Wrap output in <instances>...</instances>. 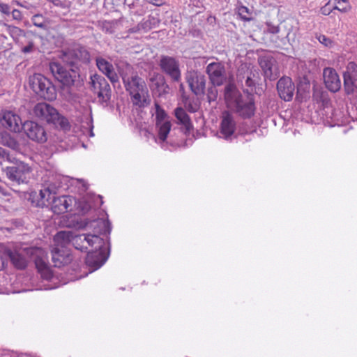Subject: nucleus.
Masks as SVG:
<instances>
[{
    "label": "nucleus",
    "instance_id": "nucleus-2",
    "mask_svg": "<svg viewBox=\"0 0 357 357\" xmlns=\"http://www.w3.org/2000/svg\"><path fill=\"white\" fill-rule=\"evenodd\" d=\"M8 259L17 269H24L28 264V259L33 261L38 273L43 279L42 282H46L38 285L36 289L50 290L58 287L52 284L54 279L52 270L49 264L47 252L39 247H20L14 250H8Z\"/></svg>",
    "mask_w": 357,
    "mask_h": 357
},
{
    "label": "nucleus",
    "instance_id": "nucleus-46",
    "mask_svg": "<svg viewBox=\"0 0 357 357\" xmlns=\"http://www.w3.org/2000/svg\"><path fill=\"white\" fill-rule=\"evenodd\" d=\"M268 30L271 33H278L280 31V28L278 26H268Z\"/></svg>",
    "mask_w": 357,
    "mask_h": 357
},
{
    "label": "nucleus",
    "instance_id": "nucleus-1",
    "mask_svg": "<svg viewBox=\"0 0 357 357\" xmlns=\"http://www.w3.org/2000/svg\"><path fill=\"white\" fill-rule=\"evenodd\" d=\"M93 234H74L70 231H61L55 236L56 241L71 243L76 250L87 252L86 264L93 272L100 268L107 261L109 252V235L110 223L104 219H97L91 222Z\"/></svg>",
    "mask_w": 357,
    "mask_h": 357
},
{
    "label": "nucleus",
    "instance_id": "nucleus-7",
    "mask_svg": "<svg viewBox=\"0 0 357 357\" xmlns=\"http://www.w3.org/2000/svg\"><path fill=\"white\" fill-rule=\"evenodd\" d=\"M33 114L41 120L52 123L63 130H66L69 127L68 120L60 115L55 108L47 103H38L33 108Z\"/></svg>",
    "mask_w": 357,
    "mask_h": 357
},
{
    "label": "nucleus",
    "instance_id": "nucleus-34",
    "mask_svg": "<svg viewBox=\"0 0 357 357\" xmlns=\"http://www.w3.org/2000/svg\"><path fill=\"white\" fill-rule=\"evenodd\" d=\"M9 254L8 250H0V271H3L8 264Z\"/></svg>",
    "mask_w": 357,
    "mask_h": 357
},
{
    "label": "nucleus",
    "instance_id": "nucleus-5",
    "mask_svg": "<svg viewBox=\"0 0 357 357\" xmlns=\"http://www.w3.org/2000/svg\"><path fill=\"white\" fill-rule=\"evenodd\" d=\"M125 89L135 106L144 107L150 102V96L146 84L138 75L128 76L119 70Z\"/></svg>",
    "mask_w": 357,
    "mask_h": 357
},
{
    "label": "nucleus",
    "instance_id": "nucleus-26",
    "mask_svg": "<svg viewBox=\"0 0 357 357\" xmlns=\"http://www.w3.org/2000/svg\"><path fill=\"white\" fill-rule=\"evenodd\" d=\"M0 143L17 153H22L21 144L15 139L7 133L0 134Z\"/></svg>",
    "mask_w": 357,
    "mask_h": 357
},
{
    "label": "nucleus",
    "instance_id": "nucleus-13",
    "mask_svg": "<svg viewBox=\"0 0 357 357\" xmlns=\"http://www.w3.org/2000/svg\"><path fill=\"white\" fill-rule=\"evenodd\" d=\"M62 60L71 66L90 61V54L84 47H77L63 53Z\"/></svg>",
    "mask_w": 357,
    "mask_h": 357
},
{
    "label": "nucleus",
    "instance_id": "nucleus-9",
    "mask_svg": "<svg viewBox=\"0 0 357 357\" xmlns=\"http://www.w3.org/2000/svg\"><path fill=\"white\" fill-rule=\"evenodd\" d=\"M13 163L12 166L2 168L7 178L18 184L27 183L31 171L29 165L20 160H13Z\"/></svg>",
    "mask_w": 357,
    "mask_h": 357
},
{
    "label": "nucleus",
    "instance_id": "nucleus-28",
    "mask_svg": "<svg viewBox=\"0 0 357 357\" xmlns=\"http://www.w3.org/2000/svg\"><path fill=\"white\" fill-rule=\"evenodd\" d=\"M259 65L264 71L265 77L270 79L275 78L273 73V61L271 59L267 57L260 59Z\"/></svg>",
    "mask_w": 357,
    "mask_h": 357
},
{
    "label": "nucleus",
    "instance_id": "nucleus-17",
    "mask_svg": "<svg viewBox=\"0 0 357 357\" xmlns=\"http://www.w3.org/2000/svg\"><path fill=\"white\" fill-rule=\"evenodd\" d=\"M1 125L13 132H20L22 130V122L20 116L10 110L1 111Z\"/></svg>",
    "mask_w": 357,
    "mask_h": 357
},
{
    "label": "nucleus",
    "instance_id": "nucleus-12",
    "mask_svg": "<svg viewBox=\"0 0 357 357\" xmlns=\"http://www.w3.org/2000/svg\"><path fill=\"white\" fill-rule=\"evenodd\" d=\"M91 84L94 92L98 94L99 102L104 107L107 106L111 98V89L107 81L102 76L94 75L91 78Z\"/></svg>",
    "mask_w": 357,
    "mask_h": 357
},
{
    "label": "nucleus",
    "instance_id": "nucleus-22",
    "mask_svg": "<svg viewBox=\"0 0 357 357\" xmlns=\"http://www.w3.org/2000/svg\"><path fill=\"white\" fill-rule=\"evenodd\" d=\"M326 87L332 92H337L341 87V82L335 70L326 68L323 73Z\"/></svg>",
    "mask_w": 357,
    "mask_h": 357
},
{
    "label": "nucleus",
    "instance_id": "nucleus-36",
    "mask_svg": "<svg viewBox=\"0 0 357 357\" xmlns=\"http://www.w3.org/2000/svg\"><path fill=\"white\" fill-rule=\"evenodd\" d=\"M333 1L329 0L324 6L321 8V13L324 15H330L335 9L333 6Z\"/></svg>",
    "mask_w": 357,
    "mask_h": 357
},
{
    "label": "nucleus",
    "instance_id": "nucleus-45",
    "mask_svg": "<svg viewBox=\"0 0 357 357\" xmlns=\"http://www.w3.org/2000/svg\"><path fill=\"white\" fill-rule=\"evenodd\" d=\"M146 13V9L141 6L139 8H137L134 13L133 15H137V16H142Z\"/></svg>",
    "mask_w": 357,
    "mask_h": 357
},
{
    "label": "nucleus",
    "instance_id": "nucleus-31",
    "mask_svg": "<svg viewBox=\"0 0 357 357\" xmlns=\"http://www.w3.org/2000/svg\"><path fill=\"white\" fill-rule=\"evenodd\" d=\"M238 13L240 17L244 21H250L252 19V13L246 6H239L238 8Z\"/></svg>",
    "mask_w": 357,
    "mask_h": 357
},
{
    "label": "nucleus",
    "instance_id": "nucleus-24",
    "mask_svg": "<svg viewBox=\"0 0 357 357\" xmlns=\"http://www.w3.org/2000/svg\"><path fill=\"white\" fill-rule=\"evenodd\" d=\"M52 259L54 264V266H61L70 262L72 257L69 252L64 249L54 248L52 252Z\"/></svg>",
    "mask_w": 357,
    "mask_h": 357
},
{
    "label": "nucleus",
    "instance_id": "nucleus-40",
    "mask_svg": "<svg viewBox=\"0 0 357 357\" xmlns=\"http://www.w3.org/2000/svg\"><path fill=\"white\" fill-rule=\"evenodd\" d=\"M144 135L146 137V138L148 139H149L150 138H151L152 139L154 140L155 142L156 143H158V144H162L163 143H165V142H162L159 139V135H158V137H155L153 134L151 133L150 132H149L147 130H144Z\"/></svg>",
    "mask_w": 357,
    "mask_h": 357
},
{
    "label": "nucleus",
    "instance_id": "nucleus-4",
    "mask_svg": "<svg viewBox=\"0 0 357 357\" xmlns=\"http://www.w3.org/2000/svg\"><path fill=\"white\" fill-rule=\"evenodd\" d=\"M225 98L233 107L236 113L243 119H250L255 115L256 107L253 96L241 95L236 86L229 83L225 88Z\"/></svg>",
    "mask_w": 357,
    "mask_h": 357
},
{
    "label": "nucleus",
    "instance_id": "nucleus-11",
    "mask_svg": "<svg viewBox=\"0 0 357 357\" xmlns=\"http://www.w3.org/2000/svg\"><path fill=\"white\" fill-rule=\"evenodd\" d=\"M56 195L52 197L50 202L42 199V204L44 205L51 204L52 210L54 213L60 214L67 211H70L73 206L76 204V199L72 196H61L56 197Z\"/></svg>",
    "mask_w": 357,
    "mask_h": 357
},
{
    "label": "nucleus",
    "instance_id": "nucleus-35",
    "mask_svg": "<svg viewBox=\"0 0 357 357\" xmlns=\"http://www.w3.org/2000/svg\"><path fill=\"white\" fill-rule=\"evenodd\" d=\"M216 86L213 84V86L208 88L207 99L209 102L215 101L217 99L218 91Z\"/></svg>",
    "mask_w": 357,
    "mask_h": 357
},
{
    "label": "nucleus",
    "instance_id": "nucleus-16",
    "mask_svg": "<svg viewBox=\"0 0 357 357\" xmlns=\"http://www.w3.org/2000/svg\"><path fill=\"white\" fill-rule=\"evenodd\" d=\"M26 136L32 141L38 143H44L47 139V136L45 128L32 121H25L22 127Z\"/></svg>",
    "mask_w": 357,
    "mask_h": 357
},
{
    "label": "nucleus",
    "instance_id": "nucleus-41",
    "mask_svg": "<svg viewBox=\"0 0 357 357\" xmlns=\"http://www.w3.org/2000/svg\"><path fill=\"white\" fill-rule=\"evenodd\" d=\"M10 14H12V17L14 20L21 21L22 20V14L18 9H13L10 11Z\"/></svg>",
    "mask_w": 357,
    "mask_h": 357
},
{
    "label": "nucleus",
    "instance_id": "nucleus-32",
    "mask_svg": "<svg viewBox=\"0 0 357 357\" xmlns=\"http://www.w3.org/2000/svg\"><path fill=\"white\" fill-rule=\"evenodd\" d=\"M31 20L33 24L37 27L45 29L46 26L45 17L42 15H34Z\"/></svg>",
    "mask_w": 357,
    "mask_h": 357
},
{
    "label": "nucleus",
    "instance_id": "nucleus-23",
    "mask_svg": "<svg viewBox=\"0 0 357 357\" xmlns=\"http://www.w3.org/2000/svg\"><path fill=\"white\" fill-rule=\"evenodd\" d=\"M96 62L98 70L105 75L112 83L115 84L119 82V76L109 61L103 57L98 56L96 59Z\"/></svg>",
    "mask_w": 357,
    "mask_h": 357
},
{
    "label": "nucleus",
    "instance_id": "nucleus-10",
    "mask_svg": "<svg viewBox=\"0 0 357 357\" xmlns=\"http://www.w3.org/2000/svg\"><path fill=\"white\" fill-rule=\"evenodd\" d=\"M218 136L227 141H232L238 136L235 117L227 111L222 112Z\"/></svg>",
    "mask_w": 357,
    "mask_h": 357
},
{
    "label": "nucleus",
    "instance_id": "nucleus-18",
    "mask_svg": "<svg viewBox=\"0 0 357 357\" xmlns=\"http://www.w3.org/2000/svg\"><path fill=\"white\" fill-rule=\"evenodd\" d=\"M206 73L213 85L220 86L226 80L225 66L218 62L209 63L206 67Z\"/></svg>",
    "mask_w": 357,
    "mask_h": 357
},
{
    "label": "nucleus",
    "instance_id": "nucleus-42",
    "mask_svg": "<svg viewBox=\"0 0 357 357\" xmlns=\"http://www.w3.org/2000/svg\"><path fill=\"white\" fill-rule=\"evenodd\" d=\"M144 1L157 7L162 6L165 3V0H144Z\"/></svg>",
    "mask_w": 357,
    "mask_h": 357
},
{
    "label": "nucleus",
    "instance_id": "nucleus-21",
    "mask_svg": "<svg viewBox=\"0 0 357 357\" xmlns=\"http://www.w3.org/2000/svg\"><path fill=\"white\" fill-rule=\"evenodd\" d=\"M277 89L282 99L284 101H289L294 96L295 85L290 77H283L278 80Z\"/></svg>",
    "mask_w": 357,
    "mask_h": 357
},
{
    "label": "nucleus",
    "instance_id": "nucleus-33",
    "mask_svg": "<svg viewBox=\"0 0 357 357\" xmlns=\"http://www.w3.org/2000/svg\"><path fill=\"white\" fill-rule=\"evenodd\" d=\"M6 26L7 32L13 39L17 38L23 33V31L17 26L12 25H6Z\"/></svg>",
    "mask_w": 357,
    "mask_h": 357
},
{
    "label": "nucleus",
    "instance_id": "nucleus-37",
    "mask_svg": "<svg viewBox=\"0 0 357 357\" xmlns=\"http://www.w3.org/2000/svg\"><path fill=\"white\" fill-rule=\"evenodd\" d=\"M0 158H3V160H6L10 162H13V160H15V158H13L12 155H10L9 152L0 146Z\"/></svg>",
    "mask_w": 357,
    "mask_h": 357
},
{
    "label": "nucleus",
    "instance_id": "nucleus-39",
    "mask_svg": "<svg viewBox=\"0 0 357 357\" xmlns=\"http://www.w3.org/2000/svg\"><path fill=\"white\" fill-rule=\"evenodd\" d=\"M11 8L10 6L5 3H0V13L6 15H9L10 14Z\"/></svg>",
    "mask_w": 357,
    "mask_h": 357
},
{
    "label": "nucleus",
    "instance_id": "nucleus-15",
    "mask_svg": "<svg viewBox=\"0 0 357 357\" xmlns=\"http://www.w3.org/2000/svg\"><path fill=\"white\" fill-rule=\"evenodd\" d=\"M160 67L163 73L167 75L174 82H179L181 78L179 62L174 57L161 56Z\"/></svg>",
    "mask_w": 357,
    "mask_h": 357
},
{
    "label": "nucleus",
    "instance_id": "nucleus-27",
    "mask_svg": "<svg viewBox=\"0 0 357 357\" xmlns=\"http://www.w3.org/2000/svg\"><path fill=\"white\" fill-rule=\"evenodd\" d=\"M175 116L178 123L183 125L186 130H190L192 127L190 119L184 109L177 107L175 109Z\"/></svg>",
    "mask_w": 357,
    "mask_h": 357
},
{
    "label": "nucleus",
    "instance_id": "nucleus-30",
    "mask_svg": "<svg viewBox=\"0 0 357 357\" xmlns=\"http://www.w3.org/2000/svg\"><path fill=\"white\" fill-rule=\"evenodd\" d=\"M335 10L341 13H347L351 9V6L348 0H332Z\"/></svg>",
    "mask_w": 357,
    "mask_h": 357
},
{
    "label": "nucleus",
    "instance_id": "nucleus-19",
    "mask_svg": "<svg viewBox=\"0 0 357 357\" xmlns=\"http://www.w3.org/2000/svg\"><path fill=\"white\" fill-rule=\"evenodd\" d=\"M344 89L348 94L353 93L357 89V64L349 62L344 73Z\"/></svg>",
    "mask_w": 357,
    "mask_h": 357
},
{
    "label": "nucleus",
    "instance_id": "nucleus-43",
    "mask_svg": "<svg viewBox=\"0 0 357 357\" xmlns=\"http://www.w3.org/2000/svg\"><path fill=\"white\" fill-rule=\"evenodd\" d=\"M33 48H34L33 43L30 42L27 45L22 47V52H24L25 54L30 53V52H33Z\"/></svg>",
    "mask_w": 357,
    "mask_h": 357
},
{
    "label": "nucleus",
    "instance_id": "nucleus-29",
    "mask_svg": "<svg viewBox=\"0 0 357 357\" xmlns=\"http://www.w3.org/2000/svg\"><path fill=\"white\" fill-rule=\"evenodd\" d=\"M82 127L86 130V132L89 134V137H93L94 133L93 132V118L92 114L90 112L89 114L84 116V120L82 121Z\"/></svg>",
    "mask_w": 357,
    "mask_h": 357
},
{
    "label": "nucleus",
    "instance_id": "nucleus-20",
    "mask_svg": "<svg viewBox=\"0 0 357 357\" xmlns=\"http://www.w3.org/2000/svg\"><path fill=\"white\" fill-rule=\"evenodd\" d=\"M187 82L191 91L195 95H202L204 93L206 79L204 75L197 72H189L186 76Z\"/></svg>",
    "mask_w": 357,
    "mask_h": 357
},
{
    "label": "nucleus",
    "instance_id": "nucleus-47",
    "mask_svg": "<svg viewBox=\"0 0 357 357\" xmlns=\"http://www.w3.org/2000/svg\"><path fill=\"white\" fill-rule=\"evenodd\" d=\"M245 84L249 87H252L255 85V81L250 76H248L245 79Z\"/></svg>",
    "mask_w": 357,
    "mask_h": 357
},
{
    "label": "nucleus",
    "instance_id": "nucleus-3",
    "mask_svg": "<svg viewBox=\"0 0 357 357\" xmlns=\"http://www.w3.org/2000/svg\"><path fill=\"white\" fill-rule=\"evenodd\" d=\"M45 178V185L40 190V197L42 199L50 202L54 195H56L59 190H67L70 185H79L82 190H86L87 185L84 180L70 178L54 172H47Z\"/></svg>",
    "mask_w": 357,
    "mask_h": 357
},
{
    "label": "nucleus",
    "instance_id": "nucleus-25",
    "mask_svg": "<svg viewBox=\"0 0 357 357\" xmlns=\"http://www.w3.org/2000/svg\"><path fill=\"white\" fill-rule=\"evenodd\" d=\"M160 20L157 16L149 15L147 18L143 19L137 26V30L147 32L159 26Z\"/></svg>",
    "mask_w": 357,
    "mask_h": 357
},
{
    "label": "nucleus",
    "instance_id": "nucleus-48",
    "mask_svg": "<svg viewBox=\"0 0 357 357\" xmlns=\"http://www.w3.org/2000/svg\"><path fill=\"white\" fill-rule=\"evenodd\" d=\"M16 4H17V6H19L24 7V6L22 3H20V2H19V1H16Z\"/></svg>",
    "mask_w": 357,
    "mask_h": 357
},
{
    "label": "nucleus",
    "instance_id": "nucleus-8",
    "mask_svg": "<svg viewBox=\"0 0 357 357\" xmlns=\"http://www.w3.org/2000/svg\"><path fill=\"white\" fill-rule=\"evenodd\" d=\"M29 84L33 91L41 98L47 100L56 99V91L54 86L43 75H33L29 78Z\"/></svg>",
    "mask_w": 357,
    "mask_h": 357
},
{
    "label": "nucleus",
    "instance_id": "nucleus-44",
    "mask_svg": "<svg viewBox=\"0 0 357 357\" xmlns=\"http://www.w3.org/2000/svg\"><path fill=\"white\" fill-rule=\"evenodd\" d=\"M137 0H124V4L128 7L130 11L135 8Z\"/></svg>",
    "mask_w": 357,
    "mask_h": 357
},
{
    "label": "nucleus",
    "instance_id": "nucleus-6",
    "mask_svg": "<svg viewBox=\"0 0 357 357\" xmlns=\"http://www.w3.org/2000/svg\"><path fill=\"white\" fill-rule=\"evenodd\" d=\"M50 70L55 79L61 84V96L67 100H73L75 97L73 86L77 75L76 72L73 69H68L59 62H51Z\"/></svg>",
    "mask_w": 357,
    "mask_h": 357
},
{
    "label": "nucleus",
    "instance_id": "nucleus-38",
    "mask_svg": "<svg viewBox=\"0 0 357 357\" xmlns=\"http://www.w3.org/2000/svg\"><path fill=\"white\" fill-rule=\"evenodd\" d=\"M319 42L326 47H331L333 41L324 35H319L317 37Z\"/></svg>",
    "mask_w": 357,
    "mask_h": 357
},
{
    "label": "nucleus",
    "instance_id": "nucleus-14",
    "mask_svg": "<svg viewBox=\"0 0 357 357\" xmlns=\"http://www.w3.org/2000/svg\"><path fill=\"white\" fill-rule=\"evenodd\" d=\"M155 126L159 131V139L162 142H165L171 130V123L167 119V114L165 110L158 104H155Z\"/></svg>",
    "mask_w": 357,
    "mask_h": 357
}]
</instances>
